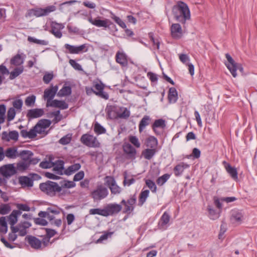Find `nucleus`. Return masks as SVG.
I'll use <instances>...</instances> for the list:
<instances>
[{"label": "nucleus", "instance_id": "nucleus-1", "mask_svg": "<svg viewBox=\"0 0 257 257\" xmlns=\"http://www.w3.org/2000/svg\"><path fill=\"white\" fill-rule=\"evenodd\" d=\"M172 13L175 19L183 24H185L186 21L191 18L190 12L188 6L185 3L179 1L172 8Z\"/></svg>", "mask_w": 257, "mask_h": 257}, {"label": "nucleus", "instance_id": "nucleus-2", "mask_svg": "<svg viewBox=\"0 0 257 257\" xmlns=\"http://www.w3.org/2000/svg\"><path fill=\"white\" fill-rule=\"evenodd\" d=\"M39 188L43 192L51 197L55 196L62 190V187L57 183L51 181L41 183Z\"/></svg>", "mask_w": 257, "mask_h": 257}, {"label": "nucleus", "instance_id": "nucleus-3", "mask_svg": "<svg viewBox=\"0 0 257 257\" xmlns=\"http://www.w3.org/2000/svg\"><path fill=\"white\" fill-rule=\"evenodd\" d=\"M80 141L82 144L89 148H98L101 146L97 138L88 133L82 135L80 139Z\"/></svg>", "mask_w": 257, "mask_h": 257}, {"label": "nucleus", "instance_id": "nucleus-4", "mask_svg": "<svg viewBox=\"0 0 257 257\" xmlns=\"http://www.w3.org/2000/svg\"><path fill=\"white\" fill-rule=\"evenodd\" d=\"M108 195L107 189L102 184L97 185L90 193V196L94 201H100L106 198Z\"/></svg>", "mask_w": 257, "mask_h": 257}, {"label": "nucleus", "instance_id": "nucleus-5", "mask_svg": "<svg viewBox=\"0 0 257 257\" xmlns=\"http://www.w3.org/2000/svg\"><path fill=\"white\" fill-rule=\"evenodd\" d=\"M54 5L48 6L44 8H36L32 10L33 15L36 17H41L49 15L51 13L56 10Z\"/></svg>", "mask_w": 257, "mask_h": 257}, {"label": "nucleus", "instance_id": "nucleus-6", "mask_svg": "<svg viewBox=\"0 0 257 257\" xmlns=\"http://www.w3.org/2000/svg\"><path fill=\"white\" fill-rule=\"evenodd\" d=\"M104 180L105 185L108 187L111 194L115 195L120 193L121 189L116 184L113 177L107 176L104 178Z\"/></svg>", "mask_w": 257, "mask_h": 257}, {"label": "nucleus", "instance_id": "nucleus-7", "mask_svg": "<svg viewBox=\"0 0 257 257\" xmlns=\"http://www.w3.org/2000/svg\"><path fill=\"white\" fill-rule=\"evenodd\" d=\"M137 201V197L135 194L131 195L130 198L125 201L122 199L121 201V204L124 206L123 212L127 214H130L133 211L135 208V204Z\"/></svg>", "mask_w": 257, "mask_h": 257}, {"label": "nucleus", "instance_id": "nucleus-8", "mask_svg": "<svg viewBox=\"0 0 257 257\" xmlns=\"http://www.w3.org/2000/svg\"><path fill=\"white\" fill-rule=\"evenodd\" d=\"M17 173V170L14 164L4 165L0 167V174L9 178Z\"/></svg>", "mask_w": 257, "mask_h": 257}, {"label": "nucleus", "instance_id": "nucleus-9", "mask_svg": "<svg viewBox=\"0 0 257 257\" xmlns=\"http://www.w3.org/2000/svg\"><path fill=\"white\" fill-rule=\"evenodd\" d=\"M31 226V223L28 221H23L19 223L17 226L11 227L13 232H19L21 236L26 235L27 233V229Z\"/></svg>", "mask_w": 257, "mask_h": 257}, {"label": "nucleus", "instance_id": "nucleus-10", "mask_svg": "<svg viewBox=\"0 0 257 257\" xmlns=\"http://www.w3.org/2000/svg\"><path fill=\"white\" fill-rule=\"evenodd\" d=\"M58 90V86L57 85L53 86L51 85L50 87L45 90L44 92L43 98L46 100V104H48L52 101L55 97Z\"/></svg>", "mask_w": 257, "mask_h": 257}, {"label": "nucleus", "instance_id": "nucleus-11", "mask_svg": "<svg viewBox=\"0 0 257 257\" xmlns=\"http://www.w3.org/2000/svg\"><path fill=\"white\" fill-rule=\"evenodd\" d=\"M51 124V121L49 119H42L40 120L33 127L35 130L36 134H43L45 133L46 128L48 127Z\"/></svg>", "mask_w": 257, "mask_h": 257}, {"label": "nucleus", "instance_id": "nucleus-12", "mask_svg": "<svg viewBox=\"0 0 257 257\" xmlns=\"http://www.w3.org/2000/svg\"><path fill=\"white\" fill-rule=\"evenodd\" d=\"M225 57L228 61V63H225L226 67L230 71L233 77H236L237 76L236 67L237 63L234 61L228 53L225 54Z\"/></svg>", "mask_w": 257, "mask_h": 257}, {"label": "nucleus", "instance_id": "nucleus-13", "mask_svg": "<svg viewBox=\"0 0 257 257\" xmlns=\"http://www.w3.org/2000/svg\"><path fill=\"white\" fill-rule=\"evenodd\" d=\"M29 245L35 249H40L42 247V241L39 238L32 235H28L25 238Z\"/></svg>", "mask_w": 257, "mask_h": 257}, {"label": "nucleus", "instance_id": "nucleus-14", "mask_svg": "<svg viewBox=\"0 0 257 257\" xmlns=\"http://www.w3.org/2000/svg\"><path fill=\"white\" fill-rule=\"evenodd\" d=\"M105 212L106 216L112 215L119 212L121 209V205L120 204L114 203L108 204L105 207Z\"/></svg>", "mask_w": 257, "mask_h": 257}, {"label": "nucleus", "instance_id": "nucleus-15", "mask_svg": "<svg viewBox=\"0 0 257 257\" xmlns=\"http://www.w3.org/2000/svg\"><path fill=\"white\" fill-rule=\"evenodd\" d=\"M1 138L4 142H9L11 140L16 142L18 140L19 133L17 131H12L9 133L3 132L2 134Z\"/></svg>", "mask_w": 257, "mask_h": 257}, {"label": "nucleus", "instance_id": "nucleus-16", "mask_svg": "<svg viewBox=\"0 0 257 257\" xmlns=\"http://www.w3.org/2000/svg\"><path fill=\"white\" fill-rule=\"evenodd\" d=\"M51 25V33L53 34L55 37L61 38L62 36V34L60 30L64 29V26L62 24L58 23L56 22H52Z\"/></svg>", "mask_w": 257, "mask_h": 257}, {"label": "nucleus", "instance_id": "nucleus-17", "mask_svg": "<svg viewBox=\"0 0 257 257\" xmlns=\"http://www.w3.org/2000/svg\"><path fill=\"white\" fill-rule=\"evenodd\" d=\"M64 47L66 50H68V53L70 54H79L83 51L86 52L87 50V49H86L85 50H84L86 48L85 44H83L79 46H75L68 44H66L64 45Z\"/></svg>", "mask_w": 257, "mask_h": 257}, {"label": "nucleus", "instance_id": "nucleus-18", "mask_svg": "<svg viewBox=\"0 0 257 257\" xmlns=\"http://www.w3.org/2000/svg\"><path fill=\"white\" fill-rule=\"evenodd\" d=\"M44 114V111L42 108H34L29 109L27 113V117L30 120L31 119L38 118Z\"/></svg>", "mask_w": 257, "mask_h": 257}, {"label": "nucleus", "instance_id": "nucleus-19", "mask_svg": "<svg viewBox=\"0 0 257 257\" xmlns=\"http://www.w3.org/2000/svg\"><path fill=\"white\" fill-rule=\"evenodd\" d=\"M115 61L122 67H126L128 65L127 56L123 52H117L115 55Z\"/></svg>", "mask_w": 257, "mask_h": 257}, {"label": "nucleus", "instance_id": "nucleus-20", "mask_svg": "<svg viewBox=\"0 0 257 257\" xmlns=\"http://www.w3.org/2000/svg\"><path fill=\"white\" fill-rule=\"evenodd\" d=\"M88 21L92 24V25L97 27H104L107 28L108 27L109 25L108 23L110 22L109 20L108 19H105L104 20H101L97 17L96 19H92V18H90L88 19Z\"/></svg>", "mask_w": 257, "mask_h": 257}, {"label": "nucleus", "instance_id": "nucleus-21", "mask_svg": "<svg viewBox=\"0 0 257 257\" xmlns=\"http://www.w3.org/2000/svg\"><path fill=\"white\" fill-rule=\"evenodd\" d=\"M5 157L9 159H15L19 157V152L16 147H11L7 148L5 150Z\"/></svg>", "mask_w": 257, "mask_h": 257}, {"label": "nucleus", "instance_id": "nucleus-22", "mask_svg": "<svg viewBox=\"0 0 257 257\" xmlns=\"http://www.w3.org/2000/svg\"><path fill=\"white\" fill-rule=\"evenodd\" d=\"M171 35L175 39H179L182 34V28L179 24H173L171 27Z\"/></svg>", "mask_w": 257, "mask_h": 257}, {"label": "nucleus", "instance_id": "nucleus-23", "mask_svg": "<svg viewBox=\"0 0 257 257\" xmlns=\"http://www.w3.org/2000/svg\"><path fill=\"white\" fill-rule=\"evenodd\" d=\"M166 127L165 120L163 119H158L155 120L152 125V129L155 134L160 135L161 133L158 130V128L164 129Z\"/></svg>", "mask_w": 257, "mask_h": 257}, {"label": "nucleus", "instance_id": "nucleus-24", "mask_svg": "<svg viewBox=\"0 0 257 257\" xmlns=\"http://www.w3.org/2000/svg\"><path fill=\"white\" fill-rule=\"evenodd\" d=\"M46 106L59 108L61 109H66L68 107V104L64 100H59L54 99L48 104H46Z\"/></svg>", "mask_w": 257, "mask_h": 257}, {"label": "nucleus", "instance_id": "nucleus-25", "mask_svg": "<svg viewBox=\"0 0 257 257\" xmlns=\"http://www.w3.org/2000/svg\"><path fill=\"white\" fill-rule=\"evenodd\" d=\"M94 88L97 91H94V93H95L97 96L104 98L105 99H108L109 98V95L108 93L106 92L103 91L104 86L102 84H98L97 83L94 85Z\"/></svg>", "mask_w": 257, "mask_h": 257}, {"label": "nucleus", "instance_id": "nucleus-26", "mask_svg": "<svg viewBox=\"0 0 257 257\" xmlns=\"http://www.w3.org/2000/svg\"><path fill=\"white\" fill-rule=\"evenodd\" d=\"M189 166V165L184 162H181L177 164L173 169L175 176L176 177L180 176L183 173L184 170L188 168Z\"/></svg>", "mask_w": 257, "mask_h": 257}, {"label": "nucleus", "instance_id": "nucleus-27", "mask_svg": "<svg viewBox=\"0 0 257 257\" xmlns=\"http://www.w3.org/2000/svg\"><path fill=\"white\" fill-rule=\"evenodd\" d=\"M123 150L124 152L128 155L130 158H135L137 151L129 143H124L123 145Z\"/></svg>", "mask_w": 257, "mask_h": 257}, {"label": "nucleus", "instance_id": "nucleus-28", "mask_svg": "<svg viewBox=\"0 0 257 257\" xmlns=\"http://www.w3.org/2000/svg\"><path fill=\"white\" fill-rule=\"evenodd\" d=\"M22 212L20 211L14 210L11 214L8 216V220L11 227H15L14 225L18 221V216L21 214Z\"/></svg>", "mask_w": 257, "mask_h": 257}, {"label": "nucleus", "instance_id": "nucleus-29", "mask_svg": "<svg viewBox=\"0 0 257 257\" xmlns=\"http://www.w3.org/2000/svg\"><path fill=\"white\" fill-rule=\"evenodd\" d=\"M170 215L167 212H165L161 216L159 222V227L160 229H166V225L170 220Z\"/></svg>", "mask_w": 257, "mask_h": 257}, {"label": "nucleus", "instance_id": "nucleus-30", "mask_svg": "<svg viewBox=\"0 0 257 257\" xmlns=\"http://www.w3.org/2000/svg\"><path fill=\"white\" fill-rule=\"evenodd\" d=\"M19 183L22 187H31L33 186V180L27 176L20 177Z\"/></svg>", "mask_w": 257, "mask_h": 257}, {"label": "nucleus", "instance_id": "nucleus-31", "mask_svg": "<svg viewBox=\"0 0 257 257\" xmlns=\"http://www.w3.org/2000/svg\"><path fill=\"white\" fill-rule=\"evenodd\" d=\"M157 152V149L147 148L144 150L142 152V156L146 160H150Z\"/></svg>", "mask_w": 257, "mask_h": 257}, {"label": "nucleus", "instance_id": "nucleus-32", "mask_svg": "<svg viewBox=\"0 0 257 257\" xmlns=\"http://www.w3.org/2000/svg\"><path fill=\"white\" fill-rule=\"evenodd\" d=\"M151 118L149 115H145L141 120L139 124V130L140 133L142 132L145 127L151 122Z\"/></svg>", "mask_w": 257, "mask_h": 257}, {"label": "nucleus", "instance_id": "nucleus-33", "mask_svg": "<svg viewBox=\"0 0 257 257\" xmlns=\"http://www.w3.org/2000/svg\"><path fill=\"white\" fill-rule=\"evenodd\" d=\"M24 62V58L22 57L21 54H17L13 57L10 60L11 64L16 66L21 65L23 64Z\"/></svg>", "mask_w": 257, "mask_h": 257}, {"label": "nucleus", "instance_id": "nucleus-34", "mask_svg": "<svg viewBox=\"0 0 257 257\" xmlns=\"http://www.w3.org/2000/svg\"><path fill=\"white\" fill-rule=\"evenodd\" d=\"M168 99L170 103H175L178 99V93L175 88L171 87L168 93Z\"/></svg>", "mask_w": 257, "mask_h": 257}, {"label": "nucleus", "instance_id": "nucleus-35", "mask_svg": "<svg viewBox=\"0 0 257 257\" xmlns=\"http://www.w3.org/2000/svg\"><path fill=\"white\" fill-rule=\"evenodd\" d=\"M33 153L29 150H23L19 153V157H20L22 161L28 162L33 156Z\"/></svg>", "mask_w": 257, "mask_h": 257}, {"label": "nucleus", "instance_id": "nucleus-36", "mask_svg": "<svg viewBox=\"0 0 257 257\" xmlns=\"http://www.w3.org/2000/svg\"><path fill=\"white\" fill-rule=\"evenodd\" d=\"M158 144V140L155 137L151 136L146 140V146L148 148L157 149Z\"/></svg>", "mask_w": 257, "mask_h": 257}, {"label": "nucleus", "instance_id": "nucleus-37", "mask_svg": "<svg viewBox=\"0 0 257 257\" xmlns=\"http://www.w3.org/2000/svg\"><path fill=\"white\" fill-rule=\"evenodd\" d=\"M20 134L22 137L24 138H29V139H34L37 136L35 133V130L33 127L29 131H27V130H22L20 132Z\"/></svg>", "mask_w": 257, "mask_h": 257}, {"label": "nucleus", "instance_id": "nucleus-38", "mask_svg": "<svg viewBox=\"0 0 257 257\" xmlns=\"http://www.w3.org/2000/svg\"><path fill=\"white\" fill-rule=\"evenodd\" d=\"M53 170L57 174H62L64 169V162L62 160H57L54 163H53Z\"/></svg>", "mask_w": 257, "mask_h": 257}, {"label": "nucleus", "instance_id": "nucleus-39", "mask_svg": "<svg viewBox=\"0 0 257 257\" xmlns=\"http://www.w3.org/2000/svg\"><path fill=\"white\" fill-rule=\"evenodd\" d=\"M224 163L225 164V167L228 173L230 174L233 179H237V172L236 169L231 167L230 164L226 163L225 162H224Z\"/></svg>", "mask_w": 257, "mask_h": 257}, {"label": "nucleus", "instance_id": "nucleus-40", "mask_svg": "<svg viewBox=\"0 0 257 257\" xmlns=\"http://www.w3.org/2000/svg\"><path fill=\"white\" fill-rule=\"evenodd\" d=\"M71 93V87L70 86L64 85L58 91L57 95L59 97L68 96Z\"/></svg>", "mask_w": 257, "mask_h": 257}, {"label": "nucleus", "instance_id": "nucleus-41", "mask_svg": "<svg viewBox=\"0 0 257 257\" xmlns=\"http://www.w3.org/2000/svg\"><path fill=\"white\" fill-rule=\"evenodd\" d=\"M150 191L149 190H142L139 195L138 205L140 206H142L146 202L147 198L148 197Z\"/></svg>", "mask_w": 257, "mask_h": 257}, {"label": "nucleus", "instance_id": "nucleus-42", "mask_svg": "<svg viewBox=\"0 0 257 257\" xmlns=\"http://www.w3.org/2000/svg\"><path fill=\"white\" fill-rule=\"evenodd\" d=\"M24 71V67L23 66L17 67L15 68L13 71H12L10 74L9 78L11 80H13L20 75L21 74L23 73Z\"/></svg>", "mask_w": 257, "mask_h": 257}, {"label": "nucleus", "instance_id": "nucleus-43", "mask_svg": "<svg viewBox=\"0 0 257 257\" xmlns=\"http://www.w3.org/2000/svg\"><path fill=\"white\" fill-rule=\"evenodd\" d=\"M81 168V165L79 163H76L70 166L65 171V174L70 175L73 173L79 170Z\"/></svg>", "mask_w": 257, "mask_h": 257}, {"label": "nucleus", "instance_id": "nucleus-44", "mask_svg": "<svg viewBox=\"0 0 257 257\" xmlns=\"http://www.w3.org/2000/svg\"><path fill=\"white\" fill-rule=\"evenodd\" d=\"M29 167V163L25 161H20L17 164L16 169L17 170V173L23 172L27 170Z\"/></svg>", "mask_w": 257, "mask_h": 257}, {"label": "nucleus", "instance_id": "nucleus-45", "mask_svg": "<svg viewBox=\"0 0 257 257\" xmlns=\"http://www.w3.org/2000/svg\"><path fill=\"white\" fill-rule=\"evenodd\" d=\"M243 214L239 211H233L232 213L231 219L233 222L240 223L242 221Z\"/></svg>", "mask_w": 257, "mask_h": 257}, {"label": "nucleus", "instance_id": "nucleus-46", "mask_svg": "<svg viewBox=\"0 0 257 257\" xmlns=\"http://www.w3.org/2000/svg\"><path fill=\"white\" fill-rule=\"evenodd\" d=\"M8 231V226L6 217H0V232L6 233Z\"/></svg>", "mask_w": 257, "mask_h": 257}, {"label": "nucleus", "instance_id": "nucleus-47", "mask_svg": "<svg viewBox=\"0 0 257 257\" xmlns=\"http://www.w3.org/2000/svg\"><path fill=\"white\" fill-rule=\"evenodd\" d=\"M52 116H55V117L53 119V122L55 123L58 122L62 118V115L60 114V110L51 112L48 115L49 117H52Z\"/></svg>", "mask_w": 257, "mask_h": 257}, {"label": "nucleus", "instance_id": "nucleus-48", "mask_svg": "<svg viewBox=\"0 0 257 257\" xmlns=\"http://www.w3.org/2000/svg\"><path fill=\"white\" fill-rule=\"evenodd\" d=\"M117 115L119 117L122 118H127L130 115V111L125 107H121Z\"/></svg>", "mask_w": 257, "mask_h": 257}, {"label": "nucleus", "instance_id": "nucleus-49", "mask_svg": "<svg viewBox=\"0 0 257 257\" xmlns=\"http://www.w3.org/2000/svg\"><path fill=\"white\" fill-rule=\"evenodd\" d=\"M170 174H165L163 176L159 177L157 179V180H156L157 184L159 186H162L167 181V180L170 178Z\"/></svg>", "mask_w": 257, "mask_h": 257}, {"label": "nucleus", "instance_id": "nucleus-50", "mask_svg": "<svg viewBox=\"0 0 257 257\" xmlns=\"http://www.w3.org/2000/svg\"><path fill=\"white\" fill-rule=\"evenodd\" d=\"M11 210V207L9 204H2L0 205V214H7Z\"/></svg>", "mask_w": 257, "mask_h": 257}, {"label": "nucleus", "instance_id": "nucleus-51", "mask_svg": "<svg viewBox=\"0 0 257 257\" xmlns=\"http://www.w3.org/2000/svg\"><path fill=\"white\" fill-rule=\"evenodd\" d=\"M94 131L97 135H98L105 133L106 130L99 123L96 122L94 125Z\"/></svg>", "mask_w": 257, "mask_h": 257}, {"label": "nucleus", "instance_id": "nucleus-52", "mask_svg": "<svg viewBox=\"0 0 257 257\" xmlns=\"http://www.w3.org/2000/svg\"><path fill=\"white\" fill-rule=\"evenodd\" d=\"M89 214L91 215L98 214L103 216H106L105 209L94 208L89 210Z\"/></svg>", "mask_w": 257, "mask_h": 257}, {"label": "nucleus", "instance_id": "nucleus-53", "mask_svg": "<svg viewBox=\"0 0 257 257\" xmlns=\"http://www.w3.org/2000/svg\"><path fill=\"white\" fill-rule=\"evenodd\" d=\"M28 41L41 45H47L48 44V42L45 40H39L31 36L28 37Z\"/></svg>", "mask_w": 257, "mask_h": 257}, {"label": "nucleus", "instance_id": "nucleus-54", "mask_svg": "<svg viewBox=\"0 0 257 257\" xmlns=\"http://www.w3.org/2000/svg\"><path fill=\"white\" fill-rule=\"evenodd\" d=\"M146 185L149 188L152 192L155 193L157 191V186L154 181L150 179L145 180Z\"/></svg>", "mask_w": 257, "mask_h": 257}, {"label": "nucleus", "instance_id": "nucleus-55", "mask_svg": "<svg viewBox=\"0 0 257 257\" xmlns=\"http://www.w3.org/2000/svg\"><path fill=\"white\" fill-rule=\"evenodd\" d=\"M128 140L135 147L139 148L141 147V143L136 136H130Z\"/></svg>", "mask_w": 257, "mask_h": 257}, {"label": "nucleus", "instance_id": "nucleus-56", "mask_svg": "<svg viewBox=\"0 0 257 257\" xmlns=\"http://www.w3.org/2000/svg\"><path fill=\"white\" fill-rule=\"evenodd\" d=\"M208 210L209 212V217L211 219L215 220L219 217V214L214 209L211 208L210 206L208 207Z\"/></svg>", "mask_w": 257, "mask_h": 257}, {"label": "nucleus", "instance_id": "nucleus-57", "mask_svg": "<svg viewBox=\"0 0 257 257\" xmlns=\"http://www.w3.org/2000/svg\"><path fill=\"white\" fill-rule=\"evenodd\" d=\"M36 100V96L34 95L27 97L25 99V104L27 106H31L34 105Z\"/></svg>", "mask_w": 257, "mask_h": 257}, {"label": "nucleus", "instance_id": "nucleus-58", "mask_svg": "<svg viewBox=\"0 0 257 257\" xmlns=\"http://www.w3.org/2000/svg\"><path fill=\"white\" fill-rule=\"evenodd\" d=\"M71 135L68 134L60 139L59 142L62 145H65L68 144L71 142Z\"/></svg>", "mask_w": 257, "mask_h": 257}, {"label": "nucleus", "instance_id": "nucleus-59", "mask_svg": "<svg viewBox=\"0 0 257 257\" xmlns=\"http://www.w3.org/2000/svg\"><path fill=\"white\" fill-rule=\"evenodd\" d=\"M16 115V111L14 107H11L9 109L7 112V120L11 121L15 118Z\"/></svg>", "mask_w": 257, "mask_h": 257}, {"label": "nucleus", "instance_id": "nucleus-60", "mask_svg": "<svg viewBox=\"0 0 257 257\" xmlns=\"http://www.w3.org/2000/svg\"><path fill=\"white\" fill-rule=\"evenodd\" d=\"M113 234V232H104L97 240V242H101L103 240L107 239L108 237H110Z\"/></svg>", "mask_w": 257, "mask_h": 257}, {"label": "nucleus", "instance_id": "nucleus-61", "mask_svg": "<svg viewBox=\"0 0 257 257\" xmlns=\"http://www.w3.org/2000/svg\"><path fill=\"white\" fill-rule=\"evenodd\" d=\"M111 18L119 26L122 28H126L125 23L118 17L112 14Z\"/></svg>", "mask_w": 257, "mask_h": 257}, {"label": "nucleus", "instance_id": "nucleus-62", "mask_svg": "<svg viewBox=\"0 0 257 257\" xmlns=\"http://www.w3.org/2000/svg\"><path fill=\"white\" fill-rule=\"evenodd\" d=\"M53 77L54 75L52 73H47L44 75L43 80L45 84H48Z\"/></svg>", "mask_w": 257, "mask_h": 257}, {"label": "nucleus", "instance_id": "nucleus-63", "mask_svg": "<svg viewBox=\"0 0 257 257\" xmlns=\"http://www.w3.org/2000/svg\"><path fill=\"white\" fill-rule=\"evenodd\" d=\"M13 105L14 108H16L21 111L23 105V101L21 99H16L13 101Z\"/></svg>", "mask_w": 257, "mask_h": 257}, {"label": "nucleus", "instance_id": "nucleus-64", "mask_svg": "<svg viewBox=\"0 0 257 257\" xmlns=\"http://www.w3.org/2000/svg\"><path fill=\"white\" fill-rule=\"evenodd\" d=\"M69 62V64L72 66V67L75 70L79 71L82 70L81 66L79 63H77L75 60L70 59Z\"/></svg>", "mask_w": 257, "mask_h": 257}]
</instances>
